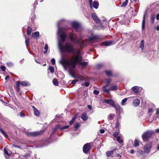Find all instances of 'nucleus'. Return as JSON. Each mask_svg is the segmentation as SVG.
Returning a JSON list of instances; mask_svg holds the SVG:
<instances>
[{"label": "nucleus", "mask_w": 159, "mask_h": 159, "mask_svg": "<svg viewBox=\"0 0 159 159\" xmlns=\"http://www.w3.org/2000/svg\"><path fill=\"white\" fill-rule=\"evenodd\" d=\"M60 21L58 23V47L61 51L63 52H67L72 53L76 52V55H73L69 61H67L62 58L60 61V63L62 65L64 68L66 69L68 66H71L73 68L76 67V64H79L84 67L88 64L87 62H82V57L80 51L75 48L74 46L70 43H67L65 45L63 44L65 40L66 37V34L64 32L63 28L59 26Z\"/></svg>", "instance_id": "obj_1"}, {"label": "nucleus", "mask_w": 159, "mask_h": 159, "mask_svg": "<svg viewBox=\"0 0 159 159\" xmlns=\"http://www.w3.org/2000/svg\"><path fill=\"white\" fill-rule=\"evenodd\" d=\"M68 36L72 42L78 44L80 48H83L86 45L81 38L79 39H77V36L76 35L72 34L69 35Z\"/></svg>", "instance_id": "obj_2"}, {"label": "nucleus", "mask_w": 159, "mask_h": 159, "mask_svg": "<svg viewBox=\"0 0 159 159\" xmlns=\"http://www.w3.org/2000/svg\"><path fill=\"white\" fill-rule=\"evenodd\" d=\"M44 132V130H42L34 132H27L25 134L27 136L29 137H35L42 134Z\"/></svg>", "instance_id": "obj_3"}, {"label": "nucleus", "mask_w": 159, "mask_h": 159, "mask_svg": "<svg viewBox=\"0 0 159 159\" xmlns=\"http://www.w3.org/2000/svg\"><path fill=\"white\" fill-rule=\"evenodd\" d=\"M154 132L152 130H148L145 132L142 135V138L143 140L147 141L148 139L150 138L152 134H153Z\"/></svg>", "instance_id": "obj_4"}, {"label": "nucleus", "mask_w": 159, "mask_h": 159, "mask_svg": "<svg viewBox=\"0 0 159 159\" xmlns=\"http://www.w3.org/2000/svg\"><path fill=\"white\" fill-rule=\"evenodd\" d=\"M152 145V143L151 142H148L145 145L144 149L145 153L148 154L150 152Z\"/></svg>", "instance_id": "obj_5"}, {"label": "nucleus", "mask_w": 159, "mask_h": 159, "mask_svg": "<svg viewBox=\"0 0 159 159\" xmlns=\"http://www.w3.org/2000/svg\"><path fill=\"white\" fill-rule=\"evenodd\" d=\"M91 146L89 143L84 144L83 147V151L85 154H87L90 150Z\"/></svg>", "instance_id": "obj_6"}, {"label": "nucleus", "mask_w": 159, "mask_h": 159, "mask_svg": "<svg viewBox=\"0 0 159 159\" xmlns=\"http://www.w3.org/2000/svg\"><path fill=\"white\" fill-rule=\"evenodd\" d=\"M20 84H21L22 86H24L29 85V83L27 81L22 82L20 83V81H18L16 83V86L18 90H19V87Z\"/></svg>", "instance_id": "obj_7"}, {"label": "nucleus", "mask_w": 159, "mask_h": 159, "mask_svg": "<svg viewBox=\"0 0 159 159\" xmlns=\"http://www.w3.org/2000/svg\"><path fill=\"white\" fill-rule=\"evenodd\" d=\"M71 25L76 31H78L81 28L80 25L77 22H73L71 23Z\"/></svg>", "instance_id": "obj_8"}, {"label": "nucleus", "mask_w": 159, "mask_h": 159, "mask_svg": "<svg viewBox=\"0 0 159 159\" xmlns=\"http://www.w3.org/2000/svg\"><path fill=\"white\" fill-rule=\"evenodd\" d=\"M91 16L93 20L97 23H99L101 22L100 20L95 13H92L91 14Z\"/></svg>", "instance_id": "obj_9"}, {"label": "nucleus", "mask_w": 159, "mask_h": 159, "mask_svg": "<svg viewBox=\"0 0 159 159\" xmlns=\"http://www.w3.org/2000/svg\"><path fill=\"white\" fill-rule=\"evenodd\" d=\"M104 102L113 107L114 106V105L115 104L114 101L111 99L105 100H104Z\"/></svg>", "instance_id": "obj_10"}, {"label": "nucleus", "mask_w": 159, "mask_h": 159, "mask_svg": "<svg viewBox=\"0 0 159 159\" xmlns=\"http://www.w3.org/2000/svg\"><path fill=\"white\" fill-rule=\"evenodd\" d=\"M31 106L33 110L34 115L37 116H39L40 115V113L39 111L34 106Z\"/></svg>", "instance_id": "obj_11"}, {"label": "nucleus", "mask_w": 159, "mask_h": 159, "mask_svg": "<svg viewBox=\"0 0 159 159\" xmlns=\"http://www.w3.org/2000/svg\"><path fill=\"white\" fill-rule=\"evenodd\" d=\"M4 150L5 153L4 156L7 159H12V158H10V157L11 156V154L10 153H9L8 151L6 150L5 148H4Z\"/></svg>", "instance_id": "obj_12"}, {"label": "nucleus", "mask_w": 159, "mask_h": 159, "mask_svg": "<svg viewBox=\"0 0 159 159\" xmlns=\"http://www.w3.org/2000/svg\"><path fill=\"white\" fill-rule=\"evenodd\" d=\"M116 109V113H120L122 111V108L120 107L119 105H114V106H113Z\"/></svg>", "instance_id": "obj_13"}, {"label": "nucleus", "mask_w": 159, "mask_h": 159, "mask_svg": "<svg viewBox=\"0 0 159 159\" xmlns=\"http://www.w3.org/2000/svg\"><path fill=\"white\" fill-rule=\"evenodd\" d=\"M109 85H106L105 86H103L102 88V91L105 93H109L110 89L109 88H108Z\"/></svg>", "instance_id": "obj_14"}, {"label": "nucleus", "mask_w": 159, "mask_h": 159, "mask_svg": "<svg viewBox=\"0 0 159 159\" xmlns=\"http://www.w3.org/2000/svg\"><path fill=\"white\" fill-rule=\"evenodd\" d=\"M140 87L138 86H134L132 88V90L134 93H138L139 92V89Z\"/></svg>", "instance_id": "obj_15"}, {"label": "nucleus", "mask_w": 159, "mask_h": 159, "mask_svg": "<svg viewBox=\"0 0 159 159\" xmlns=\"http://www.w3.org/2000/svg\"><path fill=\"white\" fill-rule=\"evenodd\" d=\"M140 103V100L138 98H137L134 100L133 103V105L135 107L138 106L139 105Z\"/></svg>", "instance_id": "obj_16"}, {"label": "nucleus", "mask_w": 159, "mask_h": 159, "mask_svg": "<svg viewBox=\"0 0 159 159\" xmlns=\"http://www.w3.org/2000/svg\"><path fill=\"white\" fill-rule=\"evenodd\" d=\"M81 118L83 121L86 120L88 118V116L86 112H84L82 115Z\"/></svg>", "instance_id": "obj_17"}, {"label": "nucleus", "mask_w": 159, "mask_h": 159, "mask_svg": "<svg viewBox=\"0 0 159 159\" xmlns=\"http://www.w3.org/2000/svg\"><path fill=\"white\" fill-rule=\"evenodd\" d=\"M99 6L98 2L96 1H94L92 5V7H93L95 9H97L98 8Z\"/></svg>", "instance_id": "obj_18"}, {"label": "nucleus", "mask_w": 159, "mask_h": 159, "mask_svg": "<svg viewBox=\"0 0 159 159\" xmlns=\"http://www.w3.org/2000/svg\"><path fill=\"white\" fill-rule=\"evenodd\" d=\"M39 35V33L38 31L34 32L32 34V36L35 39L37 38Z\"/></svg>", "instance_id": "obj_19"}, {"label": "nucleus", "mask_w": 159, "mask_h": 159, "mask_svg": "<svg viewBox=\"0 0 159 159\" xmlns=\"http://www.w3.org/2000/svg\"><path fill=\"white\" fill-rule=\"evenodd\" d=\"M97 38V36L96 35H93L89 37L88 39H87V41H90L95 40Z\"/></svg>", "instance_id": "obj_20"}, {"label": "nucleus", "mask_w": 159, "mask_h": 159, "mask_svg": "<svg viewBox=\"0 0 159 159\" xmlns=\"http://www.w3.org/2000/svg\"><path fill=\"white\" fill-rule=\"evenodd\" d=\"M60 125L58 124L56 125L54 128L51 134V135L54 134L57 130L58 129H60Z\"/></svg>", "instance_id": "obj_21"}, {"label": "nucleus", "mask_w": 159, "mask_h": 159, "mask_svg": "<svg viewBox=\"0 0 159 159\" xmlns=\"http://www.w3.org/2000/svg\"><path fill=\"white\" fill-rule=\"evenodd\" d=\"M113 42L111 41H106L103 43V44L105 46H108L112 44Z\"/></svg>", "instance_id": "obj_22"}, {"label": "nucleus", "mask_w": 159, "mask_h": 159, "mask_svg": "<svg viewBox=\"0 0 159 159\" xmlns=\"http://www.w3.org/2000/svg\"><path fill=\"white\" fill-rule=\"evenodd\" d=\"M115 115L114 114H110L108 117V120L109 121H111L115 117Z\"/></svg>", "instance_id": "obj_23"}, {"label": "nucleus", "mask_w": 159, "mask_h": 159, "mask_svg": "<svg viewBox=\"0 0 159 159\" xmlns=\"http://www.w3.org/2000/svg\"><path fill=\"white\" fill-rule=\"evenodd\" d=\"M114 152L113 151H107L106 153V155L107 157H109L111 156L113 154Z\"/></svg>", "instance_id": "obj_24"}, {"label": "nucleus", "mask_w": 159, "mask_h": 159, "mask_svg": "<svg viewBox=\"0 0 159 159\" xmlns=\"http://www.w3.org/2000/svg\"><path fill=\"white\" fill-rule=\"evenodd\" d=\"M117 141L119 143H121L123 142V140L122 139V137H120V136H118L117 137Z\"/></svg>", "instance_id": "obj_25"}, {"label": "nucleus", "mask_w": 159, "mask_h": 159, "mask_svg": "<svg viewBox=\"0 0 159 159\" xmlns=\"http://www.w3.org/2000/svg\"><path fill=\"white\" fill-rule=\"evenodd\" d=\"M145 15H144L143 17V19L142 23V29L143 30H144L145 28Z\"/></svg>", "instance_id": "obj_26"}, {"label": "nucleus", "mask_w": 159, "mask_h": 159, "mask_svg": "<svg viewBox=\"0 0 159 159\" xmlns=\"http://www.w3.org/2000/svg\"><path fill=\"white\" fill-rule=\"evenodd\" d=\"M144 41L143 40H142L140 42V48L142 49V50L144 48Z\"/></svg>", "instance_id": "obj_27"}, {"label": "nucleus", "mask_w": 159, "mask_h": 159, "mask_svg": "<svg viewBox=\"0 0 159 159\" xmlns=\"http://www.w3.org/2000/svg\"><path fill=\"white\" fill-rule=\"evenodd\" d=\"M117 89V86L114 85L111 86L110 88V91H115Z\"/></svg>", "instance_id": "obj_28"}, {"label": "nucleus", "mask_w": 159, "mask_h": 159, "mask_svg": "<svg viewBox=\"0 0 159 159\" xmlns=\"http://www.w3.org/2000/svg\"><path fill=\"white\" fill-rule=\"evenodd\" d=\"M0 132L6 138H7L8 137V135L6 134L5 132L1 128H0Z\"/></svg>", "instance_id": "obj_29"}, {"label": "nucleus", "mask_w": 159, "mask_h": 159, "mask_svg": "<svg viewBox=\"0 0 159 159\" xmlns=\"http://www.w3.org/2000/svg\"><path fill=\"white\" fill-rule=\"evenodd\" d=\"M0 132L6 138H7L8 137V135L6 134L5 132L1 128H0Z\"/></svg>", "instance_id": "obj_30"}, {"label": "nucleus", "mask_w": 159, "mask_h": 159, "mask_svg": "<svg viewBox=\"0 0 159 159\" xmlns=\"http://www.w3.org/2000/svg\"><path fill=\"white\" fill-rule=\"evenodd\" d=\"M32 29L31 28L28 27L27 30V34L28 35H30L31 34Z\"/></svg>", "instance_id": "obj_31"}, {"label": "nucleus", "mask_w": 159, "mask_h": 159, "mask_svg": "<svg viewBox=\"0 0 159 159\" xmlns=\"http://www.w3.org/2000/svg\"><path fill=\"white\" fill-rule=\"evenodd\" d=\"M128 98H125L123 99L121 101V105L122 106H125V105L126 102Z\"/></svg>", "instance_id": "obj_32"}, {"label": "nucleus", "mask_w": 159, "mask_h": 159, "mask_svg": "<svg viewBox=\"0 0 159 159\" xmlns=\"http://www.w3.org/2000/svg\"><path fill=\"white\" fill-rule=\"evenodd\" d=\"M25 38V43L27 46V45L30 44V39L29 38H27L26 36Z\"/></svg>", "instance_id": "obj_33"}, {"label": "nucleus", "mask_w": 159, "mask_h": 159, "mask_svg": "<svg viewBox=\"0 0 159 159\" xmlns=\"http://www.w3.org/2000/svg\"><path fill=\"white\" fill-rule=\"evenodd\" d=\"M52 83L55 86H58V83L57 79H54L52 80Z\"/></svg>", "instance_id": "obj_34"}, {"label": "nucleus", "mask_w": 159, "mask_h": 159, "mask_svg": "<svg viewBox=\"0 0 159 159\" xmlns=\"http://www.w3.org/2000/svg\"><path fill=\"white\" fill-rule=\"evenodd\" d=\"M128 3V0H125V1L123 2L121 6V7H125L127 4Z\"/></svg>", "instance_id": "obj_35"}, {"label": "nucleus", "mask_w": 159, "mask_h": 159, "mask_svg": "<svg viewBox=\"0 0 159 159\" xmlns=\"http://www.w3.org/2000/svg\"><path fill=\"white\" fill-rule=\"evenodd\" d=\"M69 125H68L65 126H64L63 127H61V126L60 125V130H63V129H67L68 128H69Z\"/></svg>", "instance_id": "obj_36"}, {"label": "nucleus", "mask_w": 159, "mask_h": 159, "mask_svg": "<svg viewBox=\"0 0 159 159\" xmlns=\"http://www.w3.org/2000/svg\"><path fill=\"white\" fill-rule=\"evenodd\" d=\"M119 132L118 131L115 132L113 134V136L114 138L117 137L119 134Z\"/></svg>", "instance_id": "obj_37"}, {"label": "nucleus", "mask_w": 159, "mask_h": 159, "mask_svg": "<svg viewBox=\"0 0 159 159\" xmlns=\"http://www.w3.org/2000/svg\"><path fill=\"white\" fill-rule=\"evenodd\" d=\"M139 145V142L138 140L136 139L135 140V141L134 142V146L135 147H137Z\"/></svg>", "instance_id": "obj_38"}, {"label": "nucleus", "mask_w": 159, "mask_h": 159, "mask_svg": "<svg viewBox=\"0 0 159 159\" xmlns=\"http://www.w3.org/2000/svg\"><path fill=\"white\" fill-rule=\"evenodd\" d=\"M49 70H50L51 72L52 73H53L54 71V68L53 66H50L49 67Z\"/></svg>", "instance_id": "obj_39"}, {"label": "nucleus", "mask_w": 159, "mask_h": 159, "mask_svg": "<svg viewBox=\"0 0 159 159\" xmlns=\"http://www.w3.org/2000/svg\"><path fill=\"white\" fill-rule=\"evenodd\" d=\"M106 74L108 76H110L112 75L111 72L110 71L107 70L105 71Z\"/></svg>", "instance_id": "obj_40"}, {"label": "nucleus", "mask_w": 159, "mask_h": 159, "mask_svg": "<svg viewBox=\"0 0 159 159\" xmlns=\"http://www.w3.org/2000/svg\"><path fill=\"white\" fill-rule=\"evenodd\" d=\"M48 45L47 44H46L45 45V47H44V49L45 51H43L44 53L46 54L48 50Z\"/></svg>", "instance_id": "obj_41"}, {"label": "nucleus", "mask_w": 159, "mask_h": 159, "mask_svg": "<svg viewBox=\"0 0 159 159\" xmlns=\"http://www.w3.org/2000/svg\"><path fill=\"white\" fill-rule=\"evenodd\" d=\"M155 17L154 16H151V21L152 23H153L154 22Z\"/></svg>", "instance_id": "obj_42"}, {"label": "nucleus", "mask_w": 159, "mask_h": 159, "mask_svg": "<svg viewBox=\"0 0 159 159\" xmlns=\"http://www.w3.org/2000/svg\"><path fill=\"white\" fill-rule=\"evenodd\" d=\"M7 65L9 67H11L13 66V64L12 63L9 62L7 63Z\"/></svg>", "instance_id": "obj_43"}, {"label": "nucleus", "mask_w": 159, "mask_h": 159, "mask_svg": "<svg viewBox=\"0 0 159 159\" xmlns=\"http://www.w3.org/2000/svg\"><path fill=\"white\" fill-rule=\"evenodd\" d=\"M80 126V123H77L76 124L75 126V129H76L77 128H78Z\"/></svg>", "instance_id": "obj_44"}, {"label": "nucleus", "mask_w": 159, "mask_h": 159, "mask_svg": "<svg viewBox=\"0 0 159 159\" xmlns=\"http://www.w3.org/2000/svg\"><path fill=\"white\" fill-rule=\"evenodd\" d=\"M93 93L94 94H95L96 95H98L99 93V91L98 90H94L93 91Z\"/></svg>", "instance_id": "obj_45"}, {"label": "nucleus", "mask_w": 159, "mask_h": 159, "mask_svg": "<svg viewBox=\"0 0 159 159\" xmlns=\"http://www.w3.org/2000/svg\"><path fill=\"white\" fill-rule=\"evenodd\" d=\"M106 82L107 83V85L109 86L110 83L111 82V79H107L106 80Z\"/></svg>", "instance_id": "obj_46"}, {"label": "nucleus", "mask_w": 159, "mask_h": 159, "mask_svg": "<svg viewBox=\"0 0 159 159\" xmlns=\"http://www.w3.org/2000/svg\"><path fill=\"white\" fill-rule=\"evenodd\" d=\"M1 69L3 71H4L6 70V67L4 66H1L0 67Z\"/></svg>", "instance_id": "obj_47"}, {"label": "nucleus", "mask_w": 159, "mask_h": 159, "mask_svg": "<svg viewBox=\"0 0 159 159\" xmlns=\"http://www.w3.org/2000/svg\"><path fill=\"white\" fill-rule=\"evenodd\" d=\"M120 126V125H119V122H117L116 124V125H115V127L114 128L115 129H116V128L119 129Z\"/></svg>", "instance_id": "obj_48"}, {"label": "nucleus", "mask_w": 159, "mask_h": 159, "mask_svg": "<svg viewBox=\"0 0 159 159\" xmlns=\"http://www.w3.org/2000/svg\"><path fill=\"white\" fill-rule=\"evenodd\" d=\"M51 61L52 65H54L55 63V60L54 58H52L51 60Z\"/></svg>", "instance_id": "obj_49"}, {"label": "nucleus", "mask_w": 159, "mask_h": 159, "mask_svg": "<svg viewBox=\"0 0 159 159\" xmlns=\"http://www.w3.org/2000/svg\"><path fill=\"white\" fill-rule=\"evenodd\" d=\"M20 116L21 117H23L25 116V115L24 113L21 112L20 113Z\"/></svg>", "instance_id": "obj_50"}, {"label": "nucleus", "mask_w": 159, "mask_h": 159, "mask_svg": "<svg viewBox=\"0 0 159 159\" xmlns=\"http://www.w3.org/2000/svg\"><path fill=\"white\" fill-rule=\"evenodd\" d=\"M78 80H74L72 81L71 83L73 85H75V83Z\"/></svg>", "instance_id": "obj_51"}, {"label": "nucleus", "mask_w": 159, "mask_h": 159, "mask_svg": "<svg viewBox=\"0 0 159 159\" xmlns=\"http://www.w3.org/2000/svg\"><path fill=\"white\" fill-rule=\"evenodd\" d=\"M89 1L90 7L91 8H92V0H89Z\"/></svg>", "instance_id": "obj_52"}, {"label": "nucleus", "mask_w": 159, "mask_h": 159, "mask_svg": "<svg viewBox=\"0 0 159 159\" xmlns=\"http://www.w3.org/2000/svg\"><path fill=\"white\" fill-rule=\"evenodd\" d=\"M89 82H86L85 83L84 85L86 87H88L89 85Z\"/></svg>", "instance_id": "obj_53"}, {"label": "nucleus", "mask_w": 159, "mask_h": 159, "mask_svg": "<svg viewBox=\"0 0 159 159\" xmlns=\"http://www.w3.org/2000/svg\"><path fill=\"white\" fill-rule=\"evenodd\" d=\"M37 4H38L37 2V1H35L34 4V8H35V6L36 5H37Z\"/></svg>", "instance_id": "obj_54"}, {"label": "nucleus", "mask_w": 159, "mask_h": 159, "mask_svg": "<svg viewBox=\"0 0 159 159\" xmlns=\"http://www.w3.org/2000/svg\"><path fill=\"white\" fill-rule=\"evenodd\" d=\"M75 120H73L72 119L69 122V124L70 125H72L73 124V123H74Z\"/></svg>", "instance_id": "obj_55"}, {"label": "nucleus", "mask_w": 159, "mask_h": 159, "mask_svg": "<svg viewBox=\"0 0 159 159\" xmlns=\"http://www.w3.org/2000/svg\"><path fill=\"white\" fill-rule=\"evenodd\" d=\"M77 115H75L73 117V118H72V119L73 120H75V119H76V118H77Z\"/></svg>", "instance_id": "obj_56"}, {"label": "nucleus", "mask_w": 159, "mask_h": 159, "mask_svg": "<svg viewBox=\"0 0 159 159\" xmlns=\"http://www.w3.org/2000/svg\"><path fill=\"white\" fill-rule=\"evenodd\" d=\"M88 107L90 110H91L92 109V106L91 105H88Z\"/></svg>", "instance_id": "obj_57"}, {"label": "nucleus", "mask_w": 159, "mask_h": 159, "mask_svg": "<svg viewBox=\"0 0 159 159\" xmlns=\"http://www.w3.org/2000/svg\"><path fill=\"white\" fill-rule=\"evenodd\" d=\"M105 130L103 129H102L100 130V132L101 134H103L104 133Z\"/></svg>", "instance_id": "obj_58"}, {"label": "nucleus", "mask_w": 159, "mask_h": 159, "mask_svg": "<svg viewBox=\"0 0 159 159\" xmlns=\"http://www.w3.org/2000/svg\"><path fill=\"white\" fill-rule=\"evenodd\" d=\"M153 111V109L152 108H150L148 110V112H152Z\"/></svg>", "instance_id": "obj_59"}, {"label": "nucleus", "mask_w": 159, "mask_h": 159, "mask_svg": "<svg viewBox=\"0 0 159 159\" xmlns=\"http://www.w3.org/2000/svg\"><path fill=\"white\" fill-rule=\"evenodd\" d=\"M102 64H98L97 65V66L98 68H100V67H102Z\"/></svg>", "instance_id": "obj_60"}, {"label": "nucleus", "mask_w": 159, "mask_h": 159, "mask_svg": "<svg viewBox=\"0 0 159 159\" xmlns=\"http://www.w3.org/2000/svg\"><path fill=\"white\" fill-rule=\"evenodd\" d=\"M156 19L157 20H159V13L156 16Z\"/></svg>", "instance_id": "obj_61"}, {"label": "nucleus", "mask_w": 159, "mask_h": 159, "mask_svg": "<svg viewBox=\"0 0 159 159\" xmlns=\"http://www.w3.org/2000/svg\"><path fill=\"white\" fill-rule=\"evenodd\" d=\"M9 78H10V77H9V75H7V76L6 77V78H5V80H7L9 79Z\"/></svg>", "instance_id": "obj_62"}, {"label": "nucleus", "mask_w": 159, "mask_h": 159, "mask_svg": "<svg viewBox=\"0 0 159 159\" xmlns=\"http://www.w3.org/2000/svg\"><path fill=\"white\" fill-rule=\"evenodd\" d=\"M24 156L25 157L27 158V157H28L29 156H30V155L29 154H28L25 155Z\"/></svg>", "instance_id": "obj_63"}, {"label": "nucleus", "mask_w": 159, "mask_h": 159, "mask_svg": "<svg viewBox=\"0 0 159 159\" xmlns=\"http://www.w3.org/2000/svg\"><path fill=\"white\" fill-rule=\"evenodd\" d=\"M134 152V151L133 150H130V153L131 154H133Z\"/></svg>", "instance_id": "obj_64"}]
</instances>
